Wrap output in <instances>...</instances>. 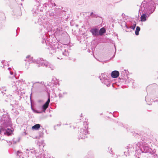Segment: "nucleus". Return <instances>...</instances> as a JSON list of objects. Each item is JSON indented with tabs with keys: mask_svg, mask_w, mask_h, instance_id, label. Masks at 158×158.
Wrapping results in <instances>:
<instances>
[{
	"mask_svg": "<svg viewBox=\"0 0 158 158\" xmlns=\"http://www.w3.org/2000/svg\"><path fill=\"white\" fill-rule=\"evenodd\" d=\"M135 150L136 149H138V148H136V147L135 146Z\"/></svg>",
	"mask_w": 158,
	"mask_h": 158,
	"instance_id": "nucleus-29",
	"label": "nucleus"
},
{
	"mask_svg": "<svg viewBox=\"0 0 158 158\" xmlns=\"http://www.w3.org/2000/svg\"><path fill=\"white\" fill-rule=\"evenodd\" d=\"M140 30V28L139 27L137 26L136 27L135 31V34L136 35H138L139 34V31Z\"/></svg>",
	"mask_w": 158,
	"mask_h": 158,
	"instance_id": "nucleus-19",
	"label": "nucleus"
},
{
	"mask_svg": "<svg viewBox=\"0 0 158 158\" xmlns=\"http://www.w3.org/2000/svg\"><path fill=\"white\" fill-rule=\"evenodd\" d=\"M148 3L145 4L143 2L140 6L139 11L140 12V15H141L140 20L142 22L146 21L150 15L152 13V12L149 13V8H148Z\"/></svg>",
	"mask_w": 158,
	"mask_h": 158,
	"instance_id": "nucleus-1",
	"label": "nucleus"
},
{
	"mask_svg": "<svg viewBox=\"0 0 158 158\" xmlns=\"http://www.w3.org/2000/svg\"><path fill=\"white\" fill-rule=\"evenodd\" d=\"M1 129L4 130V134L7 136H9L11 134L12 131L10 129H5L8 127L11 126V121L10 119L7 116L6 117L4 118H2L1 121Z\"/></svg>",
	"mask_w": 158,
	"mask_h": 158,
	"instance_id": "nucleus-2",
	"label": "nucleus"
},
{
	"mask_svg": "<svg viewBox=\"0 0 158 158\" xmlns=\"http://www.w3.org/2000/svg\"><path fill=\"white\" fill-rule=\"evenodd\" d=\"M64 96L63 94L60 93L59 94V97L60 98H62L64 97Z\"/></svg>",
	"mask_w": 158,
	"mask_h": 158,
	"instance_id": "nucleus-20",
	"label": "nucleus"
},
{
	"mask_svg": "<svg viewBox=\"0 0 158 158\" xmlns=\"http://www.w3.org/2000/svg\"><path fill=\"white\" fill-rule=\"evenodd\" d=\"M142 143H142V144H140V146H142Z\"/></svg>",
	"mask_w": 158,
	"mask_h": 158,
	"instance_id": "nucleus-33",
	"label": "nucleus"
},
{
	"mask_svg": "<svg viewBox=\"0 0 158 158\" xmlns=\"http://www.w3.org/2000/svg\"><path fill=\"white\" fill-rule=\"evenodd\" d=\"M90 31L94 36H97L99 35L98 29L97 28H92L90 30Z\"/></svg>",
	"mask_w": 158,
	"mask_h": 158,
	"instance_id": "nucleus-10",
	"label": "nucleus"
},
{
	"mask_svg": "<svg viewBox=\"0 0 158 158\" xmlns=\"http://www.w3.org/2000/svg\"><path fill=\"white\" fill-rule=\"evenodd\" d=\"M39 10L38 9V7L35 6V7L33 8V13H34V14L35 15L37 14Z\"/></svg>",
	"mask_w": 158,
	"mask_h": 158,
	"instance_id": "nucleus-15",
	"label": "nucleus"
},
{
	"mask_svg": "<svg viewBox=\"0 0 158 158\" xmlns=\"http://www.w3.org/2000/svg\"><path fill=\"white\" fill-rule=\"evenodd\" d=\"M63 94L64 96L65 95H67V93L66 92H64L63 93Z\"/></svg>",
	"mask_w": 158,
	"mask_h": 158,
	"instance_id": "nucleus-26",
	"label": "nucleus"
},
{
	"mask_svg": "<svg viewBox=\"0 0 158 158\" xmlns=\"http://www.w3.org/2000/svg\"><path fill=\"white\" fill-rule=\"evenodd\" d=\"M20 153H21V152H20L19 151H18L17 153V155L18 156H20V155H19V154Z\"/></svg>",
	"mask_w": 158,
	"mask_h": 158,
	"instance_id": "nucleus-23",
	"label": "nucleus"
},
{
	"mask_svg": "<svg viewBox=\"0 0 158 158\" xmlns=\"http://www.w3.org/2000/svg\"><path fill=\"white\" fill-rule=\"evenodd\" d=\"M139 148L142 152L148 153L147 155H148V157H149V154L151 153V152L152 149L148 147L147 143L144 142L143 143L142 146H140Z\"/></svg>",
	"mask_w": 158,
	"mask_h": 158,
	"instance_id": "nucleus-4",
	"label": "nucleus"
},
{
	"mask_svg": "<svg viewBox=\"0 0 158 158\" xmlns=\"http://www.w3.org/2000/svg\"><path fill=\"white\" fill-rule=\"evenodd\" d=\"M126 27L127 28H129V27H128L126 25Z\"/></svg>",
	"mask_w": 158,
	"mask_h": 158,
	"instance_id": "nucleus-30",
	"label": "nucleus"
},
{
	"mask_svg": "<svg viewBox=\"0 0 158 158\" xmlns=\"http://www.w3.org/2000/svg\"><path fill=\"white\" fill-rule=\"evenodd\" d=\"M108 148V150H110V151H109V152L111 154V153L112 152V148L110 147H109Z\"/></svg>",
	"mask_w": 158,
	"mask_h": 158,
	"instance_id": "nucleus-22",
	"label": "nucleus"
},
{
	"mask_svg": "<svg viewBox=\"0 0 158 158\" xmlns=\"http://www.w3.org/2000/svg\"><path fill=\"white\" fill-rule=\"evenodd\" d=\"M10 74L11 75H13V72H12V71H10Z\"/></svg>",
	"mask_w": 158,
	"mask_h": 158,
	"instance_id": "nucleus-27",
	"label": "nucleus"
},
{
	"mask_svg": "<svg viewBox=\"0 0 158 158\" xmlns=\"http://www.w3.org/2000/svg\"><path fill=\"white\" fill-rule=\"evenodd\" d=\"M54 6H56V4L55 3H54Z\"/></svg>",
	"mask_w": 158,
	"mask_h": 158,
	"instance_id": "nucleus-34",
	"label": "nucleus"
},
{
	"mask_svg": "<svg viewBox=\"0 0 158 158\" xmlns=\"http://www.w3.org/2000/svg\"><path fill=\"white\" fill-rule=\"evenodd\" d=\"M8 69H10V68H8Z\"/></svg>",
	"mask_w": 158,
	"mask_h": 158,
	"instance_id": "nucleus-35",
	"label": "nucleus"
},
{
	"mask_svg": "<svg viewBox=\"0 0 158 158\" xmlns=\"http://www.w3.org/2000/svg\"><path fill=\"white\" fill-rule=\"evenodd\" d=\"M25 61H26V65H27L28 63L29 64L32 63H36V60L35 59H33V57L31 56L30 55H28L27 56Z\"/></svg>",
	"mask_w": 158,
	"mask_h": 158,
	"instance_id": "nucleus-7",
	"label": "nucleus"
},
{
	"mask_svg": "<svg viewBox=\"0 0 158 158\" xmlns=\"http://www.w3.org/2000/svg\"><path fill=\"white\" fill-rule=\"evenodd\" d=\"M104 83L106 84L107 87L110 86V80L109 79H106L104 80V81H103Z\"/></svg>",
	"mask_w": 158,
	"mask_h": 158,
	"instance_id": "nucleus-16",
	"label": "nucleus"
},
{
	"mask_svg": "<svg viewBox=\"0 0 158 158\" xmlns=\"http://www.w3.org/2000/svg\"><path fill=\"white\" fill-rule=\"evenodd\" d=\"M119 75V72L116 70H115L112 72L111 73V76L113 78H117Z\"/></svg>",
	"mask_w": 158,
	"mask_h": 158,
	"instance_id": "nucleus-11",
	"label": "nucleus"
},
{
	"mask_svg": "<svg viewBox=\"0 0 158 158\" xmlns=\"http://www.w3.org/2000/svg\"><path fill=\"white\" fill-rule=\"evenodd\" d=\"M106 32V29L104 27H102L98 33L99 35H102L103 34L105 33Z\"/></svg>",
	"mask_w": 158,
	"mask_h": 158,
	"instance_id": "nucleus-14",
	"label": "nucleus"
},
{
	"mask_svg": "<svg viewBox=\"0 0 158 158\" xmlns=\"http://www.w3.org/2000/svg\"><path fill=\"white\" fill-rule=\"evenodd\" d=\"M153 11H154V10H153V11H151V12L150 13H151V12H153Z\"/></svg>",
	"mask_w": 158,
	"mask_h": 158,
	"instance_id": "nucleus-37",
	"label": "nucleus"
},
{
	"mask_svg": "<svg viewBox=\"0 0 158 158\" xmlns=\"http://www.w3.org/2000/svg\"><path fill=\"white\" fill-rule=\"evenodd\" d=\"M12 85L13 86L18 88L20 82L15 77L13 76L11 79Z\"/></svg>",
	"mask_w": 158,
	"mask_h": 158,
	"instance_id": "nucleus-8",
	"label": "nucleus"
},
{
	"mask_svg": "<svg viewBox=\"0 0 158 158\" xmlns=\"http://www.w3.org/2000/svg\"><path fill=\"white\" fill-rule=\"evenodd\" d=\"M147 97H146L145 99V100H146V101H146V100H147Z\"/></svg>",
	"mask_w": 158,
	"mask_h": 158,
	"instance_id": "nucleus-31",
	"label": "nucleus"
},
{
	"mask_svg": "<svg viewBox=\"0 0 158 158\" xmlns=\"http://www.w3.org/2000/svg\"><path fill=\"white\" fill-rule=\"evenodd\" d=\"M48 62L46 60H44L43 58H40L38 59L36 61V63L39 65L38 66V67L42 66L47 67L48 64Z\"/></svg>",
	"mask_w": 158,
	"mask_h": 158,
	"instance_id": "nucleus-6",
	"label": "nucleus"
},
{
	"mask_svg": "<svg viewBox=\"0 0 158 158\" xmlns=\"http://www.w3.org/2000/svg\"><path fill=\"white\" fill-rule=\"evenodd\" d=\"M46 68H50L51 70H53L55 68V67L52 65L51 64L49 63H48L47 66Z\"/></svg>",
	"mask_w": 158,
	"mask_h": 158,
	"instance_id": "nucleus-17",
	"label": "nucleus"
},
{
	"mask_svg": "<svg viewBox=\"0 0 158 158\" xmlns=\"http://www.w3.org/2000/svg\"><path fill=\"white\" fill-rule=\"evenodd\" d=\"M149 155V158H158V156L156 155H154L152 153H150Z\"/></svg>",
	"mask_w": 158,
	"mask_h": 158,
	"instance_id": "nucleus-18",
	"label": "nucleus"
},
{
	"mask_svg": "<svg viewBox=\"0 0 158 158\" xmlns=\"http://www.w3.org/2000/svg\"><path fill=\"white\" fill-rule=\"evenodd\" d=\"M30 151L31 153H34V152H34V150L32 149L30 150Z\"/></svg>",
	"mask_w": 158,
	"mask_h": 158,
	"instance_id": "nucleus-25",
	"label": "nucleus"
},
{
	"mask_svg": "<svg viewBox=\"0 0 158 158\" xmlns=\"http://www.w3.org/2000/svg\"><path fill=\"white\" fill-rule=\"evenodd\" d=\"M62 51V53L63 56H67L69 55V52L68 50L63 48L61 49Z\"/></svg>",
	"mask_w": 158,
	"mask_h": 158,
	"instance_id": "nucleus-12",
	"label": "nucleus"
},
{
	"mask_svg": "<svg viewBox=\"0 0 158 158\" xmlns=\"http://www.w3.org/2000/svg\"><path fill=\"white\" fill-rule=\"evenodd\" d=\"M83 125L85 126L84 128L81 129L79 136V139H85L87 137L86 135L88 134L89 132L88 131V126L86 122L83 123Z\"/></svg>",
	"mask_w": 158,
	"mask_h": 158,
	"instance_id": "nucleus-3",
	"label": "nucleus"
},
{
	"mask_svg": "<svg viewBox=\"0 0 158 158\" xmlns=\"http://www.w3.org/2000/svg\"><path fill=\"white\" fill-rule=\"evenodd\" d=\"M135 144H133V145L129 144L128 146H127L126 150L124 152L125 155H126V156L130 155L131 154L134 152L135 150Z\"/></svg>",
	"mask_w": 158,
	"mask_h": 158,
	"instance_id": "nucleus-5",
	"label": "nucleus"
},
{
	"mask_svg": "<svg viewBox=\"0 0 158 158\" xmlns=\"http://www.w3.org/2000/svg\"><path fill=\"white\" fill-rule=\"evenodd\" d=\"M40 127V125L39 124H37L33 126L32 127V130H37L39 129Z\"/></svg>",
	"mask_w": 158,
	"mask_h": 158,
	"instance_id": "nucleus-13",
	"label": "nucleus"
},
{
	"mask_svg": "<svg viewBox=\"0 0 158 158\" xmlns=\"http://www.w3.org/2000/svg\"><path fill=\"white\" fill-rule=\"evenodd\" d=\"M50 98H49L47 101L43 105L42 108L44 112H45V110L48 107L50 102Z\"/></svg>",
	"mask_w": 158,
	"mask_h": 158,
	"instance_id": "nucleus-9",
	"label": "nucleus"
},
{
	"mask_svg": "<svg viewBox=\"0 0 158 158\" xmlns=\"http://www.w3.org/2000/svg\"><path fill=\"white\" fill-rule=\"evenodd\" d=\"M26 150H27V151H28V149H26Z\"/></svg>",
	"mask_w": 158,
	"mask_h": 158,
	"instance_id": "nucleus-36",
	"label": "nucleus"
},
{
	"mask_svg": "<svg viewBox=\"0 0 158 158\" xmlns=\"http://www.w3.org/2000/svg\"><path fill=\"white\" fill-rule=\"evenodd\" d=\"M54 15V13H52V12H51L49 13V15L50 16H53Z\"/></svg>",
	"mask_w": 158,
	"mask_h": 158,
	"instance_id": "nucleus-24",
	"label": "nucleus"
},
{
	"mask_svg": "<svg viewBox=\"0 0 158 158\" xmlns=\"http://www.w3.org/2000/svg\"><path fill=\"white\" fill-rule=\"evenodd\" d=\"M93 12H91L90 14V16L92 15H93Z\"/></svg>",
	"mask_w": 158,
	"mask_h": 158,
	"instance_id": "nucleus-28",
	"label": "nucleus"
},
{
	"mask_svg": "<svg viewBox=\"0 0 158 158\" xmlns=\"http://www.w3.org/2000/svg\"><path fill=\"white\" fill-rule=\"evenodd\" d=\"M36 1H38L39 2V1H40V0H35Z\"/></svg>",
	"mask_w": 158,
	"mask_h": 158,
	"instance_id": "nucleus-32",
	"label": "nucleus"
},
{
	"mask_svg": "<svg viewBox=\"0 0 158 158\" xmlns=\"http://www.w3.org/2000/svg\"><path fill=\"white\" fill-rule=\"evenodd\" d=\"M136 27V24H134L132 26L130 27V28H131V29H132L133 30H134Z\"/></svg>",
	"mask_w": 158,
	"mask_h": 158,
	"instance_id": "nucleus-21",
	"label": "nucleus"
}]
</instances>
